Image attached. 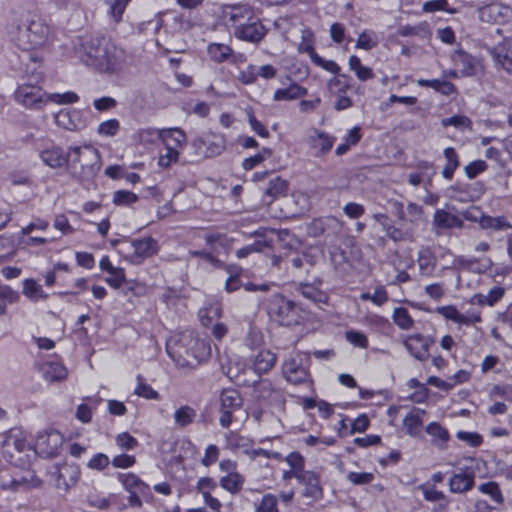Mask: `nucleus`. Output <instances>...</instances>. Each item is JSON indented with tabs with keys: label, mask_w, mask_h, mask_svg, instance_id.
<instances>
[{
	"label": "nucleus",
	"mask_w": 512,
	"mask_h": 512,
	"mask_svg": "<svg viewBox=\"0 0 512 512\" xmlns=\"http://www.w3.org/2000/svg\"><path fill=\"white\" fill-rule=\"evenodd\" d=\"M73 50L80 63L102 75L119 77L133 63V55L103 33L78 36Z\"/></svg>",
	"instance_id": "1"
},
{
	"label": "nucleus",
	"mask_w": 512,
	"mask_h": 512,
	"mask_svg": "<svg viewBox=\"0 0 512 512\" xmlns=\"http://www.w3.org/2000/svg\"><path fill=\"white\" fill-rule=\"evenodd\" d=\"M73 50L80 63L102 75L119 77L133 63V55L103 33L78 36Z\"/></svg>",
	"instance_id": "2"
},
{
	"label": "nucleus",
	"mask_w": 512,
	"mask_h": 512,
	"mask_svg": "<svg viewBox=\"0 0 512 512\" xmlns=\"http://www.w3.org/2000/svg\"><path fill=\"white\" fill-rule=\"evenodd\" d=\"M165 346L167 355L181 369H195L211 356L208 336H201L191 330L173 332Z\"/></svg>",
	"instance_id": "3"
},
{
	"label": "nucleus",
	"mask_w": 512,
	"mask_h": 512,
	"mask_svg": "<svg viewBox=\"0 0 512 512\" xmlns=\"http://www.w3.org/2000/svg\"><path fill=\"white\" fill-rule=\"evenodd\" d=\"M83 152L79 146H71L65 151L54 142H49L46 147L40 150L39 157L42 162L50 168H62L69 166L76 169L80 164L82 177H93L100 169V155L94 148L85 147Z\"/></svg>",
	"instance_id": "4"
},
{
	"label": "nucleus",
	"mask_w": 512,
	"mask_h": 512,
	"mask_svg": "<svg viewBox=\"0 0 512 512\" xmlns=\"http://www.w3.org/2000/svg\"><path fill=\"white\" fill-rule=\"evenodd\" d=\"M221 18L224 25L233 31L238 40L258 44L267 35L268 29L255 8L248 3L225 5L222 8Z\"/></svg>",
	"instance_id": "5"
},
{
	"label": "nucleus",
	"mask_w": 512,
	"mask_h": 512,
	"mask_svg": "<svg viewBox=\"0 0 512 512\" xmlns=\"http://www.w3.org/2000/svg\"><path fill=\"white\" fill-rule=\"evenodd\" d=\"M10 30L16 46L23 50H35L43 46L48 37L49 27L41 20L34 19L30 13L22 14L16 25Z\"/></svg>",
	"instance_id": "6"
},
{
	"label": "nucleus",
	"mask_w": 512,
	"mask_h": 512,
	"mask_svg": "<svg viewBox=\"0 0 512 512\" xmlns=\"http://www.w3.org/2000/svg\"><path fill=\"white\" fill-rule=\"evenodd\" d=\"M268 313L272 319L286 327L304 325L309 318V311L282 294H275L271 297L268 303Z\"/></svg>",
	"instance_id": "7"
},
{
	"label": "nucleus",
	"mask_w": 512,
	"mask_h": 512,
	"mask_svg": "<svg viewBox=\"0 0 512 512\" xmlns=\"http://www.w3.org/2000/svg\"><path fill=\"white\" fill-rule=\"evenodd\" d=\"M15 102L29 110H42L48 104V94L40 85L23 83L14 92Z\"/></svg>",
	"instance_id": "8"
},
{
	"label": "nucleus",
	"mask_w": 512,
	"mask_h": 512,
	"mask_svg": "<svg viewBox=\"0 0 512 512\" xmlns=\"http://www.w3.org/2000/svg\"><path fill=\"white\" fill-rule=\"evenodd\" d=\"M254 396L262 406L282 407L286 402L285 390L269 379H261L254 385Z\"/></svg>",
	"instance_id": "9"
},
{
	"label": "nucleus",
	"mask_w": 512,
	"mask_h": 512,
	"mask_svg": "<svg viewBox=\"0 0 512 512\" xmlns=\"http://www.w3.org/2000/svg\"><path fill=\"white\" fill-rule=\"evenodd\" d=\"M193 146L197 154L212 158L223 153L226 148V138L222 133L208 131L195 138Z\"/></svg>",
	"instance_id": "10"
},
{
	"label": "nucleus",
	"mask_w": 512,
	"mask_h": 512,
	"mask_svg": "<svg viewBox=\"0 0 512 512\" xmlns=\"http://www.w3.org/2000/svg\"><path fill=\"white\" fill-rule=\"evenodd\" d=\"M219 401V424L222 428H229L233 422V414L243 405L242 396L236 389H223Z\"/></svg>",
	"instance_id": "11"
},
{
	"label": "nucleus",
	"mask_w": 512,
	"mask_h": 512,
	"mask_svg": "<svg viewBox=\"0 0 512 512\" xmlns=\"http://www.w3.org/2000/svg\"><path fill=\"white\" fill-rule=\"evenodd\" d=\"M477 12L482 22L491 24H505L512 18V8L495 0L481 4Z\"/></svg>",
	"instance_id": "12"
},
{
	"label": "nucleus",
	"mask_w": 512,
	"mask_h": 512,
	"mask_svg": "<svg viewBox=\"0 0 512 512\" xmlns=\"http://www.w3.org/2000/svg\"><path fill=\"white\" fill-rule=\"evenodd\" d=\"M64 442L62 433L56 429L39 432L35 441L37 452L45 458H54L59 455Z\"/></svg>",
	"instance_id": "13"
},
{
	"label": "nucleus",
	"mask_w": 512,
	"mask_h": 512,
	"mask_svg": "<svg viewBox=\"0 0 512 512\" xmlns=\"http://www.w3.org/2000/svg\"><path fill=\"white\" fill-rule=\"evenodd\" d=\"M282 374L287 382L293 385L305 383L310 378L309 367L300 355L290 357L283 362Z\"/></svg>",
	"instance_id": "14"
},
{
	"label": "nucleus",
	"mask_w": 512,
	"mask_h": 512,
	"mask_svg": "<svg viewBox=\"0 0 512 512\" xmlns=\"http://www.w3.org/2000/svg\"><path fill=\"white\" fill-rule=\"evenodd\" d=\"M435 339L430 335L415 333L408 335L403 340V345L409 354L420 362L430 358V349L434 345Z\"/></svg>",
	"instance_id": "15"
},
{
	"label": "nucleus",
	"mask_w": 512,
	"mask_h": 512,
	"mask_svg": "<svg viewBox=\"0 0 512 512\" xmlns=\"http://www.w3.org/2000/svg\"><path fill=\"white\" fill-rule=\"evenodd\" d=\"M133 251L129 254L128 260L134 265H141L148 258L156 255L160 250V245L156 239L151 236L134 239L131 242Z\"/></svg>",
	"instance_id": "16"
},
{
	"label": "nucleus",
	"mask_w": 512,
	"mask_h": 512,
	"mask_svg": "<svg viewBox=\"0 0 512 512\" xmlns=\"http://www.w3.org/2000/svg\"><path fill=\"white\" fill-rule=\"evenodd\" d=\"M148 134L150 136L157 135V137L162 141L165 148L172 147L178 151H181L187 142V136L185 132L180 128H169L163 130H143L142 134Z\"/></svg>",
	"instance_id": "17"
},
{
	"label": "nucleus",
	"mask_w": 512,
	"mask_h": 512,
	"mask_svg": "<svg viewBox=\"0 0 512 512\" xmlns=\"http://www.w3.org/2000/svg\"><path fill=\"white\" fill-rule=\"evenodd\" d=\"M298 483L304 486L303 496L315 501L321 500L324 490L321 485L320 474L316 471L307 470L301 475Z\"/></svg>",
	"instance_id": "18"
},
{
	"label": "nucleus",
	"mask_w": 512,
	"mask_h": 512,
	"mask_svg": "<svg viewBox=\"0 0 512 512\" xmlns=\"http://www.w3.org/2000/svg\"><path fill=\"white\" fill-rule=\"evenodd\" d=\"M451 61L462 76L476 75L480 65L476 57L464 51L462 48L456 49L451 54Z\"/></svg>",
	"instance_id": "19"
},
{
	"label": "nucleus",
	"mask_w": 512,
	"mask_h": 512,
	"mask_svg": "<svg viewBox=\"0 0 512 512\" xmlns=\"http://www.w3.org/2000/svg\"><path fill=\"white\" fill-rule=\"evenodd\" d=\"M426 411L419 407H412L405 415L402 421V426L407 435L412 438H419L422 436L424 430V417Z\"/></svg>",
	"instance_id": "20"
},
{
	"label": "nucleus",
	"mask_w": 512,
	"mask_h": 512,
	"mask_svg": "<svg viewBox=\"0 0 512 512\" xmlns=\"http://www.w3.org/2000/svg\"><path fill=\"white\" fill-rule=\"evenodd\" d=\"M495 63L512 74V37H504L492 50Z\"/></svg>",
	"instance_id": "21"
},
{
	"label": "nucleus",
	"mask_w": 512,
	"mask_h": 512,
	"mask_svg": "<svg viewBox=\"0 0 512 512\" xmlns=\"http://www.w3.org/2000/svg\"><path fill=\"white\" fill-rule=\"evenodd\" d=\"M277 355L269 349H260L250 358V367L258 375L268 373L276 364Z\"/></svg>",
	"instance_id": "22"
},
{
	"label": "nucleus",
	"mask_w": 512,
	"mask_h": 512,
	"mask_svg": "<svg viewBox=\"0 0 512 512\" xmlns=\"http://www.w3.org/2000/svg\"><path fill=\"white\" fill-rule=\"evenodd\" d=\"M59 127L68 131H77L85 126L81 112L77 109H62L55 115Z\"/></svg>",
	"instance_id": "23"
},
{
	"label": "nucleus",
	"mask_w": 512,
	"mask_h": 512,
	"mask_svg": "<svg viewBox=\"0 0 512 512\" xmlns=\"http://www.w3.org/2000/svg\"><path fill=\"white\" fill-rule=\"evenodd\" d=\"M424 431L430 437V443L432 446L439 450H445L448 448L451 436L445 426L437 421H432L425 426Z\"/></svg>",
	"instance_id": "24"
},
{
	"label": "nucleus",
	"mask_w": 512,
	"mask_h": 512,
	"mask_svg": "<svg viewBox=\"0 0 512 512\" xmlns=\"http://www.w3.org/2000/svg\"><path fill=\"white\" fill-rule=\"evenodd\" d=\"M205 242L206 245L210 248V251H196L195 255L211 263H214L218 261L214 253L218 252V247L225 248L229 243V239L226 234L215 232L207 234L205 236Z\"/></svg>",
	"instance_id": "25"
},
{
	"label": "nucleus",
	"mask_w": 512,
	"mask_h": 512,
	"mask_svg": "<svg viewBox=\"0 0 512 512\" xmlns=\"http://www.w3.org/2000/svg\"><path fill=\"white\" fill-rule=\"evenodd\" d=\"M117 480L122 484L123 488L127 491H139L142 497L151 496V488L139 476L134 473H118Z\"/></svg>",
	"instance_id": "26"
},
{
	"label": "nucleus",
	"mask_w": 512,
	"mask_h": 512,
	"mask_svg": "<svg viewBox=\"0 0 512 512\" xmlns=\"http://www.w3.org/2000/svg\"><path fill=\"white\" fill-rule=\"evenodd\" d=\"M241 273L242 269H236L234 271H230V276L227 278L225 283V290L227 292H234L239 290L242 286L246 291L256 292V291H268V284H254L252 282H247L245 284L241 281Z\"/></svg>",
	"instance_id": "27"
},
{
	"label": "nucleus",
	"mask_w": 512,
	"mask_h": 512,
	"mask_svg": "<svg viewBox=\"0 0 512 512\" xmlns=\"http://www.w3.org/2000/svg\"><path fill=\"white\" fill-rule=\"evenodd\" d=\"M39 370L42 373L43 379L50 383L61 382L68 377L66 366L58 361L43 362Z\"/></svg>",
	"instance_id": "28"
},
{
	"label": "nucleus",
	"mask_w": 512,
	"mask_h": 512,
	"mask_svg": "<svg viewBox=\"0 0 512 512\" xmlns=\"http://www.w3.org/2000/svg\"><path fill=\"white\" fill-rule=\"evenodd\" d=\"M336 141V137L321 130H315L314 135L310 137V146L315 149L316 157H323L331 151Z\"/></svg>",
	"instance_id": "29"
},
{
	"label": "nucleus",
	"mask_w": 512,
	"mask_h": 512,
	"mask_svg": "<svg viewBox=\"0 0 512 512\" xmlns=\"http://www.w3.org/2000/svg\"><path fill=\"white\" fill-rule=\"evenodd\" d=\"M448 484L452 493H465L474 487L475 476L473 472L461 471L454 474Z\"/></svg>",
	"instance_id": "30"
},
{
	"label": "nucleus",
	"mask_w": 512,
	"mask_h": 512,
	"mask_svg": "<svg viewBox=\"0 0 512 512\" xmlns=\"http://www.w3.org/2000/svg\"><path fill=\"white\" fill-rule=\"evenodd\" d=\"M341 227V222L334 216H326L315 218L309 226V233L314 236H322L329 234V229L338 230Z\"/></svg>",
	"instance_id": "31"
},
{
	"label": "nucleus",
	"mask_w": 512,
	"mask_h": 512,
	"mask_svg": "<svg viewBox=\"0 0 512 512\" xmlns=\"http://www.w3.org/2000/svg\"><path fill=\"white\" fill-rule=\"evenodd\" d=\"M225 447L231 452H237L239 449L248 454L249 449L253 446L254 442L252 439L245 437L234 430H229L224 435Z\"/></svg>",
	"instance_id": "32"
},
{
	"label": "nucleus",
	"mask_w": 512,
	"mask_h": 512,
	"mask_svg": "<svg viewBox=\"0 0 512 512\" xmlns=\"http://www.w3.org/2000/svg\"><path fill=\"white\" fill-rule=\"evenodd\" d=\"M433 224L437 229L461 228L463 220L444 209H437L433 216Z\"/></svg>",
	"instance_id": "33"
},
{
	"label": "nucleus",
	"mask_w": 512,
	"mask_h": 512,
	"mask_svg": "<svg viewBox=\"0 0 512 512\" xmlns=\"http://www.w3.org/2000/svg\"><path fill=\"white\" fill-rule=\"evenodd\" d=\"M418 489L422 492L425 501L431 503H439L441 508H446L448 506L449 501L447 496L443 491L438 490L436 485L430 484V482H426L420 484Z\"/></svg>",
	"instance_id": "34"
},
{
	"label": "nucleus",
	"mask_w": 512,
	"mask_h": 512,
	"mask_svg": "<svg viewBox=\"0 0 512 512\" xmlns=\"http://www.w3.org/2000/svg\"><path fill=\"white\" fill-rule=\"evenodd\" d=\"M308 90L298 83H291L286 88H278L273 95L275 101H290L307 95Z\"/></svg>",
	"instance_id": "35"
},
{
	"label": "nucleus",
	"mask_w": 512,
	"mask_h": 512,
	"mask_svg": "<svg viewBox=\"0 0 512 512\" xmlns=\"http://www.w3.org/2000/svg\"><path fill=\"white\" fill-rule=\"evenodd\" d=\"M420 273L424 276H432L436 267V256L429 247L422 248L417 259Z\"/></svg>",
	"instance_id": "36"
},
{
	"label": "nucleus",
	"mask_w": 512,
	"mask_h": 512,
	"mask_svg": "<svg viewBox=\"0 0 512 512\" xmlns=\"http://www.w3.org/2000/svg\"><path fill=\"white\" fill-rule=\"evenodd\" d=\"M418 85L421 87L432 88L437 93L444 96H450L457 93V87L454 83L440 79H419Z\"/></svg>",
	"instance_id": "37"
},
{
	"label": "nucleus",
	"mask_w": 512,
	"mask_h": 512,
	"mask_svg": "<svg viewBox=\"0 0 512 512\" xmlns=\"http://www.w3.org/2000/svg\"><path fill=\"white\" fill-rule=\"evenodd\" d=\"M207 54L211 61L220 64L233 55V49L227 44L213 42L208 45Z\"/></svg>",
	"instance_id": "38"
},
{
	"label": "nucleus",
	"mask_w": 512,
	"mask_h": 512,
	"mask_svg": "<svg viewBox=\"0 0 512 512\" xmlns=\"http://www.w3.org/2000/svg\"><path fill=\"white\" fill-rule=\"evenodd\" d=\"M348 66L355 73L358 80L365 82L372 80L375 73L371 67L362 64L361 59L357 55H351L348 60Z\"/></svg>",
	"instance_id": "39"
},
{
	"label": "nucleus",
	"mask_w": 512,
	"mask_h": 512,
	"mask_svg": "<svg viewBox=\"0 0 512 512\" xmlns=\"http://www.w3.org/2000/svg\"><path fill=\"white\" fill-rule=\"evenodd\" d=\"M244 483L245 478L239 472L222 476L219 480L220 487L233 495L238 494L243 489Z\"/></svg>",
	"instance_id": "40"
},
{
	"label": "nucleus",
	"mask_w": 512,
	"mask_h": 512,
	"mask_svg": "<svg viewBox=\"0 0 512 512\" xmlns=\"http://www.w3.org/2000/svg\"><path fill=\"white\" fill-rule=\"evenodd\" d=\"M298 51L305 53L312 60L318 53L315 50V34L309 27L301 30V41L298 45Z\"/></svg>",
	"instance_id": "41"
},
{
	"label": "nucleus",
	"mask_w": 512,
	"mask_h": 512,
	"mask_svg": "<svg viewBox=\"0 0 512 512\" xmlns=\"http://www.w3.org/2000/svg\"><path fill=\"white\" fill-rule=\"evenodd\" d=\"M288 191V181L280 176H276L269 180L265 190V195L271 197L272 199H277L280 197H285L288 194Z\"/></svg>",
	"instance_id": "42"
},
{
	"label": "nucleus",
	"mask_w": 512,
	"mask_h": 512,
	"mask_svg": "<svg viewBox=\"0 0 512 512\" xmlns=\"http://www.w3.org/2000/svg\"><path fill=\"white\" fill-rule=\"evenodd\" d=\"M443 153L446 164L443 167L442 176L446 180H452L456 169L460 165L459 156L453 147L445 148Z\"/></svg>",
	"instance_id": "43"
},
{
	"label": "nucleus",
	"mask_w": 512,
	"mask_h": 512,
	"mask_svg": "<svg viewBox=\"0 0 512 512\" xmlns=\"http://www.w3.org/2000/svg\"><path fill=\"white\" fill-rule=\"evenodd\" d=\"M4 447H13L18 452L26 450L28 443L26 437L20 429H11L7 432L4 439Z\"/></svg>",
	"instance_id": "44"
},
{
	"label": "nucleus",
	"mask_w": 512,
	"mask_h": 512,
	"mask_svg": "<svg viewBox=\"0 0 512 512\" xmlns=\"http://www.w3.org/2000/svg\"><path fill=\"white\" fill-rule=\"evenodd\" d=\"M80 477V472L76 467H62L58 469L56 484L65 489L75 484Z\"/></svg>",
	"instance_id": "45"
},
{
	"label": "nucleus",
	"mask_w": 512,
	"mask_h": 512,
	"mask_svg": "<svg viewBox=\"0 0 512 512\" xmlns=\"http://www.w3.org/2000/svg\"><path fill=\"white\" fill-rule=\"evenodd\" d=\"M134 394L140 398L146 400H159L160 394L150 384L146 382V379L141 374L136 377V386Z\"/></svg>",
	"instance_id": "46"
},
{
	"label": "nucleus",
	"mask_w": 512,
	"mask_h": 512,
	"mask_svg": "<svg viewBox=\"0 0 512 512\" xmlns=\"http://www.w3.org/2000/svg\"><path fill=\"white\" fill-rule=\"evenodd\" d=\"M139 201V196L133 191L119 189L114 191L112 203L117 207H132Z\"/></svg>",
	"instance_id": "47"
},
{
	"label": "nucleus",
	"mask_w": 512,
	"mask_h": 512,
	"mask_svg": "<svg viewBox=\"0 0 512 512\" xmlns=\"http://www.w3.org/2000/svg\"><path fill=\"white\" fill-rule=\"evenodd\" d=\"M379 44V38L373 30L362 31L356 40V49L369 51Z\"/></svg>",
	"instance_id": "48"
},
{
	"label": "nucleus",
	"mask_w": 512,
	"mask_h": 512,
	"mask_svg": "<svg viewBox=\"0 0 512 512\" xmlns=\"http://www.w3.org/2000/svg\"><path fill=\"white\" fill-rule=\"evenodd\" d=\"M478 490L490 496L491 500L498 505H502L505 501L500 486L495 481H488L479 485Z\"/></svg>",
	"instance_id": "49"
},
{
	"label": "nucleus",
	"mask_w": 512,
	"mask_h": 512,
	"mask_svg": "<svg viewBox=\"0 0 512 512\" xmlns=\"http://www.w3.org/2000/svg\"><path fill=\"white\" fill-rule=\"evenodd\" d=\"M221 313L222 311L219 306L211 305L205 307L199 311L200 322L204 327L210 328L221 317Z\"/></svg>",
	"instance_id": "50"
},
{
	"label": "nucleus",
	"mask_w": 512,
	"mask_h": 512,
	"mask_svg": "<svg viewBox=\"0 0 512 512\" xmlns=\"http://www.w3.org/2000/svg\"><path fill=\"white\" fill-rule=\"evenodd\" d=\"M196 411L188 405L179 407L174 413L175 423L180 427H186L194 422Z\"/></svg>",
	"instance_id": "51"
},
{
	"label": "nucleus",
	"mask_w": 512,
	"mask_h": 512,
	"mask_svg": "<svg viewBox=\"0 0 512 512\" xmlns=\"http://www.w3.org/2000/svg\"><path fill=\"white\" fill-rule=\"evenodd\" d=\"M132 0H111L108 1L109 9L108 15L112 18L113 22L119 24L123 20V14L127 6Z\"/></svg>",
	"instance_id": "52"
},
{
	"label": "nucleus",
	"mask_w": 512,
	"mask_h": 512,
	"mask_svg": "<svg viewBox=\"0 0 512 512\" xmlns=\"http://www.w3.org/2000/svg\"><path fill=\"white\" fill-rule=\"evenodd\" d=\"M393 321L402 330L411 329L414 325V320L409 311L404 307H397L393 311Z\"/></svg>",
	"instance_id": "53"
},
{
	"label": "nucleus",
	"mask_w": 512,
	"mask_h": 512,
	"mask_svg": "<svg viewBox=\"0 0 512 512\" xmlns=\"http://www.w3.org/2000/svg\"><path fill=\"white\" fill-rule=\"evenodd\" d=\"M18 293L8 285H0V316L6 313L9 304L17 302Z\"/></svg>",
	"instance_id": "54"
},
{
	"label": "nucleus",
	"mask_w": 512,
	"mask_h": 512,
	"mask_svg": "<svg viewBox=\"0 0 512 512\" xmlns=\"http://www.w3.org/2000/svg\"><path fill=\"white\" fill-rule=\"evenodd\" d=\"M22 292L27 298L33 301H37L43 297L42 286L32 278L24 280Z\"/></svg>",
	"instance_id": "55"
},
{
	"label": "nucleus",
	"mask_w": 512,
	"mask_h": 512,
	"mask_svg": "<svg viewBox=\"0 0 512 512\" xmlns=\"http://www.w3.org/2000/svg\"><path fill=\"white\" fill-rule=\"evenodd\" d=\"M329 87L337 94H346L351 87L350 77L346 74H335V76L329 81Z\"/></svg>",
	"instance_id": "56"
},
{
	"label": "nucleus",
	"mask_w": 512,
	"mask_h": 512,
	"mask_svg": "<svg viewBox=\"0 0 512 512\" xmlns=\"http://www.w3.org/2000/svg\"><path fill=\"white\" fill-rule=\"evenodd\" d=\"M80 97L73 91H66L64 93L48 94V103L52 102L58 105L74 104L79 101Z\"/></svg>",
	"instance_id": "57"
},
{
	"label": "nucleus",
	"mask_w": 512,
	"mask_h": 512,
	"mask_svg": "<svg viewBox=\"0 0 512 512\" xmlns=\"http://www.w3.org/2000/svg\"><path fill=\"white\" fill-rule=\"evenodd\" d=\"M105 281L111 288H120L126 282L125 269L114 267L113 270L108 272V277H106Z\"/></svg>",
	"instance_id": "58"
},
{
	"label": "nucleus",
	"mask_w": 512,
	"mask_h": 512,
	"mask_svg": "<svg viewBox=\"0 0 512 512\" xmlns=\"http://www.w3.org/2000/svg\"><path fill=\"white\" fill-rule=\"evenodd\" d=\"M456 437L472 448L480 447L483 444V437L478 432L459 430Z\"/></svg>",
	"instance_id": "59"
},
{
	"label": "nucleus",
	"mask_w": 512,
	"mask_h": 512,
	"mask_svg": "<svg viewBox=\"0 0 512 512\" xmlns=\"http://www.w3.org/2000/svg\"><path fill=\"white\" fill-rule=\"evenodd\" d=\"M285 462L290 466L294 472L299 474L304 473L305 470V459L303 455L298 451H292L285 457Z\"/></svg>",
	"instance_id": "60"
},
{
	"label": "nucleus",
	"mask_w": 512,
	"mask_h": 512,
	"mask_svg": "<svg viewBox=\"0 0 512 512\" xmlns=\"http://www.w3.org/2000/svg\"><path fill=\"white\" fill-rule=\"evenodd\" d=\"M165 153H161L158 158V166L161 168H169L179 160L180 152L176 149L165 148Z\"/></svg>",
	"instance_id": "61"
},
{
	"label": "nucleus",
	"mask_w": 512,
	"mask_h": 512,
	"mask_svg": "<svg viewBox=\"0 0 512 512\" xmlns=\"http://www.w3.org/2000/svg\"><path fill=\"white\" fill-rule=\"evenodd\" d=\"M120 130V122L116 118L108 119L99 124L97 132L101 136L112 137Z\"/></svg>",
	"instance_id": "62"
},
{
	"label": "nucleus",
	"mask_w": 512,
	"mask_h": 512,
	"mask_svg": "<svg viewBox=\"0 0 512 512\" xmlns=\"http://www.w3.org/2000/svg\"><path fill=\"white\" fill-rule=\"evenodd\" d=\"M346 340L353 346L367 349L369 346V340L366 334L357 330H349L345 333Z\"/></svg>",
	"instance_id": "63"
},
{
	"label": "nucleus",
	"mask_w": 512,
	"mask_h": 512,
	"mask_svg": "<svg viewBox=\"0 0 512 512\" xmlns=\"http://www.w3.org/2000/svg\"><path fill=\"white\" fill-rule=\"evenodd\" d=\"M256 512H279L276 496L271 493L263 495Z\"/></svg>",
	"instance_id": "64"
}]
</instances>
